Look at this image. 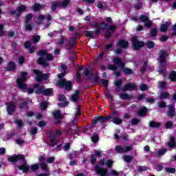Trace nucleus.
Masks as SVG:
<instances>
[{
    "label": "nucleus",
    "mask_w": 176,
    "mask_h": 176,
    "mask_svg": "<svg viewBox=\"0 0 176 176\" xmlns=\"http://www.w3.org/2000/svg\"><path fill=\"white\" fill-rule=\"evenodd\" d=\"M59 71L62 73L58 74V78L59 80L57 82V86L58 87H65L66 90H71V86H72V83L71 81H67L66 79H64V76H65V71L67 70V66L62 65L59 67Z\"/></svg>",
    "instance_id": "f257e3e1"
},
{
    "label": "nucleus",
    "mask_w": 176,
    "mask_h": 176,
    "mask_svg": "<svg viewBox=\"0 0 176 176\" xmlns=\"http://www.w3.org/2000/svg\"><path fill=\"white\" fill-rule=\"evenodd\" d=\"M113 161L108 160L107 162H104V160H100L99 164L95 167V171L98 174L99 176H108V169L102 168V166H107L109 168L112 167Z\"/></svg>",
    "instance_id": "f03ea898"
},
{
    "label": "nucleus",
    "mask_w": 176,
    "mask_h": 176,
    "mask_svg": "<svg viewBox=\"0 0 176 176\" xmlns=\"http://www.w3.org/2000/svg\"><path fill=\"white\" fill-rule=\"evenodd\" d=\"M38 55L41 57L38 60V63L41 64L44 67H47L49 63L46 61H52L54 58L52 54L47 53V50H41L38 52Z\"/></svg>",
    "instance_id": "7ed1b4c3"
},
{
    "label": "nucleus",
    "mask_w": 176,
    "mask_h": 176,
    "mask_svg": "<svg viewBox=\"0 0 176 176\" xmlns=\"http://www.w3.org/2000/svg\"><path fill=\"white\" fill-rule=\"evenodd\" d=\"M113 63L116 65H118L120 68H121L122 71L125 74V75H131L133 74V70L129 69L127 67H124V63L120 58H115L113 59Z\"/></svg>",
    "instance_id": "20e7f679"
},
{
    "label": "nucleus",
    "mask_w": 176,
    "mask_h": 176,
    "mask_svg": "<svg viewBox=\"0 0 176 176\" xmlns=\"http://www.w3.org/2000/svg\"><path fill=\"white\" fill-rule=\"evenodd\" d=\"M27 79V72H22L21 78L16 80L19 89H21V90H26L27 85H25V82Z\"/></svg>",
    "instance_id": "39448f33"
},
{
    "label": "nucleus",
    "mask_w": 176,
    "mask_h": 176,
    "mask_svg": "<svg viewBox=\"0 0 176 176\" xmlns=\"http://www.w3.org/2000/svg\"><path fill=\"white\" fill-rule=\"evenodd\" d=\"M34 89H37L35 91L36 94H44V96H50L53 93L52 89H45V87H39V85L36 84L34 86Z\"/></svg>",
    "instance_id": "423d86ee"
},
{
    "label": "nucleus",
    "mask_w": 176,
    "mask_h": 176,
    "mask_svg": "<svg viewBox=\"0 0 176 176\" xmlns=\"http://www.w3.org/2000/svg\"><path fill=\"white\" fill-rule=\"evenodd\" d=\"M50 20H52V16L50 14H48L45 17V16L42 14H39L37 20V23L39 24H45L46 23V25L43 27V28H47L49 25H50Z\"/></svg>",
    "instance_id": "0eeeda50"
},
{
    "label": "nucleus",
    "mask_w": 176,
    "mask_h": 176,
    "mask_svg": "<svg viewBox=\"0 0 176 176\" xmlns=\"http://www.w3.org/2000/svg\"><path fill=\"white\" fill-rule=\"evenodd\" d=\"M69 1H57L54 4L52 5V10L54 12L57 8H67V6H69Z\"/></svg>",
    "instance_id": "6e6552de"
},
{
    "label": "nucleus",
    "mask_w": 176,
    "mask_h": 176,
    "mask_svg": "<svg viewBox=\"0 0 176 176\" xmlns=\"http://www.w3.org/2000/svg\"><path fill=\"white\" fill-rule=\"evenodd\" d=\"M132 43H133V48L135 50H140L141 47H144V46L145 45V43H144V42L138 41L137 36H135L132 37Z\"/></svg>",
    "instance_id": "1a4fd4ad"
},
{
    "label": "nucleus",
    "mask_w": 176,
    "mask_h": 176,
    "mask_svg": "<svg viewBox=\"0 0 176 176\" xmlns=\"http://www.w3.org/2000/svg\"><path fill=\"white\" fill-rule=\"evenodd\" d=\"M36 75V80L37 82H41V80H46L49 78V75L46 74H42L39 70L34 69V71Z\"/></svg>",
    "instance_id": "9d476101"
},
{
    "label": "nucleus",
    "mask_w": 176,
    "mask_h": 176,
    "mask_svg": "<svg viewBox=\"0 0 176 176\" xmlns=\"http://www.w3.org/2000/svg\"><path fill=\"white\" fill-rule=\"evenodd\" d=\"M168 56V54H167V52L161 50L160 52V58H159V62L160 63L162 67H166L167 65V62H166L165 58Z\"/></svg>",
    "instance_id": "9b49d317"
},
{
    "label": "nucleus",
    "mask_w": 176,
    "mask_h": 176,
    "mask_svg": "<svg viewBox=\"0 0 176 176\" xmlns=\"http://www.w3.org/2000/svg\"><path fill=\"white\" fill-rule=\"evenodd\" d=\"M27 9V6L25 5H21L17 7L16 10L11 11L12 14H15L16 17H20L21 16V13L25 12Z\"/></svg>",
    "instance_id": "f8f14e48"
},
{
    "label": "nucleus",
    "mask_w": 176,
    "mask_h": 176,
    "mask_svg": "<svg viewBox=\"0 0 176 176\" xmlns=\"http://www.w3.org/2000/svg\"><path fill=\"white\" fill-rule=\"evenodd\" d=\"M133 149L131 146H117L116 147V151L118 153H124L126 152H130Z\"/></svg>",
    "instance_id": "ddd939ff"
},
{
    "label": "nucleus",
    "mask_w": 176,
    "mask_h": 176,
    "mask_svg": "<svg viewBox=\"0 0 176 176\" xmlns=\"http://www.w3.org/2000/svg\"><path fill=\"white\" fill-rule=\"evenodd\" d=\"M16 111V103L14 102H10L7 103V112L8 115H13Z\"/></svg>",
    "instance_id": "4468645a"
},
{
    "label": "nucleus",
    "mask_w": 176,
    "mask_h": 176,
    "mask_svg": "<svg viewBox=\"0 0 176 176\" xmlns=\"http://www.w3.org/2000/svg\"><path fill=\"white\" fill-rule=\"evenodd\" d=\"M112 118V116H109L107 117H95L93 120V123H104L105 122H107V120H109Z\"/></svg>",
    "instance_id": "2eb2a0df"
},
{
    "label": "nucleus",
    "mask_w": 176,
    "mask_h": 176,
    "mask_svg": "<svg viewBox=\"0 0 176 176\" xmlns=\"http://www.w3.org/2000/svg\"><path fill=\"white\" fill-rule=\"evenodd\" d=\"M137 85L134 83H126L122 89V91H131L132 90H136Z\"/></svg>",
    "instance_id": "dca6fc26"
},
{
    "label": "nucleus",
    "mask_w": 176,
    "mask_h": 176,
    "mask_svg": "<svg viewBox=\"0 0 176 176\" xmlns=\"http://www.w3.org/2000/svg\"><path fill=\"white\" fill-rule=\"evenodd\" d=\"M140 19L143 23H144V25L147 27V28L152 27V21H149V18H148V16L142 15Z\"/></svg>",
    "instance_id": "f3484780"
},
{
    "label": "nucleus",
    "mask_w": 176,
    "mask_h": 176,
    "mask_svg": "<svg viewBox=\"0 0 176 176\" xmlns=\"http://www.w3.org/2000/svg\"><path fill=\"white\" fill-rule=\"evenodd\" d=\"M41 168L44 171V174H39L37 176H49L50 174H49V168L47 167V165L45 163H42L40 164Z\"/></svg>",
    "instance_id": "a211bd4d"
},
{
    "label": "nucleus",
    "mask_w": 176,
    "mask_h": 176,
    "mask_svg": "<svg viewBox=\"0 0 176 176\" xmlns=\"http://www.w3.org/2000/svg\"><path fill=\"white\" fill-rule=\"evenodd\" d=\"M24 155H19L15 156H12L8 158V162H12V163H14L16 162H19V160H23Z\"/></svg>",
    "instance_id": "6ab92c4d"
},
{
    "label": "nucleus",
    "mask_w": 176,
    "mask_h": 176,
    "mask_svg": "<svg viewBox=\"0 0 176 176\" xmlns=\"http://www.w3.org/2000/svg\"><path fill=\"white\" fill-rule=\"evenodd\" d=\"M168 108L169 111H168V116H169V118H173V116L175 115V108L174 107V105H169Z\"/></svg>",
    "instance_id": "aec40b11"
},
{
    "label": "nucleus",
    "mask_w": 176,
    "mask_h": 176,
    "mask_svg": "<svg viewBox=\"0 0 176 176\" xmlns=\"http://www.w3.org/2000/svg\"><path fill=\"white\" fill-rule=\"evenodd\" d=\"M24 47L25 49H30V53L32 54L34 52H35V47H31V42L27 41L25 43Z\"/></svg>",
    "instance_id": "412c9836"
},
{
    "label": "nucleus",
    "mask_w": 176,
    "mask_h": 176,
    "mask_svg": "<svg viewBox=\"0 0 176 176\" xmlns=\"http://www.w3.org/2000/svg\"><path fill=\"white\" fill-rule=\"evenodd\" d=\"M105 28H107V24L104 22H102L100 23V25L96 30V34L98 35V34H100V31H101V30H104Z\"/></svg>",
    "instance_id": "4be33fe9"
},
{
    "label": "nucleus",
    "mask_w": 176,
    "mask_h": 176,
    "mask_svg": "<svg viewBox=\"0 0 176 176\" xmlns=\"http://www.w3.org/2000/svg\"><path fill=\"white\" fill-rule=\"evenodd\" d=\"M117 46H120V47H123L124 49H126V47L129 46V43L124 40H121L118 41Z\"/></svg>",
    "instance_id": "5701e85b"
},
{
    "label": "nucleus",
    "mask_w": 176,
    "mask_h": 176,
    "mask_svg": "<svg viewBox=\"0 0 176 176\" xmlns=\"http://www.w3.org/2000/svg\"><path fill=\"white\" fill-rule=\"evenodd\" d=\"M112 122L114 123V124H122V123H123V120L119 118V116H116L113 117Z\"/></svg>",
    "instance_id": "b1692460"
},
{
    "label": "nucleus",
    "mask_w": 176,
    "mask_h": 176,
    "mask_svg": "<svg viewBox=\"0 0 176 176\" xmlns=\"http://www.w3.org/2000/svg\"><path fill=\"white\" fill-rule=\"evenodd\" d=\"M53 116L55 119H63L64 118V116H63V114H61V111L58 110L54 111Z\"/></svg>",
    "instance_id": "393cba45"
},
{
    "label": "nucleus",
    "mask_w": 176,
    "mask_h": 176,
    "mask_svg": "<svg viewBox=\"0 0 176 176\" xmlns=\"http://www.w3.org/2000/svg\"><path fill=\"white\" fill-rule=\"evenodd\" d=\"M120 98L122 100H131L133 98V96L129 95L128 94H120Z\"/></svg>",
    "instance_id": "a878e982"
},
{
    "label": "nucleus",
    "mask_w": 176,
    "mask_h": 176,
    "mask_svg": "<svg viewBox=\"0 0 176 176\" xmlns=\"http://www.w3.org/2000/svg\"><path fill=\"white\" fill-rule=\"evenodd\" d=\"M169 25H170L169 22H166L164 24H162L160 27V31L162 32H166V31H167V29L168 28Z\"/></svg>",
    "instance_id": "bb28decb"
},
{
    "label": "nucleus",
    "mask_w": 176,
    "mask_h": 176,
    "mask_svg": "<svg viewBox=\"0 0 176 176\" xmlns=\"http://www.w3.org/2000/svg\"><path fill=\"white\" fill-rule=\"evenodd\" d=\"M15 69H16V65L14 64V63L10 62L7 67V69L8 71H14Z\"/></svg>",
    "instance_id": "cd10ccee"
},
{
    "label": "nucleus",
    "mask_w": 176,
    "mask_h": 176,
    "mask_svg": "<svg viewBox=\"0 0 176 176\" xmlns=\"http://www.w3.org/2000/svg\"><path fill=\"white\" fill-rule=\"evenodd\" d=\"M19 168L20 170H22L23 173H27V171H28V170H30V168L28 167V166H27V164L25 162V164L19 166Z\"/></svg>",
    "instance_id": "c85d7f7f"
},
{
    "label": "nucleus",
    "mask_w": 176,
    "mask_h": 176,
    "mask_svg": "<svg viewBox=\"0 0 176 176\" xmlns=\"http://www.w3.org/2000/svg\"><path fill=\"white\" fill-rule=\"evenodd\" d=\"M78 96H79V91H76L74 94L72 96V100L74 102H76V101H78Z\"/></svg>",
    "instance_id": "c756f323"
},
{
    "label": "nucleus",
    "mask_w": 176,
    "mask_h": 176,
    "mask_svg": "<svg viewBox=\"0 0 176 176\" xmlns=\"http://www.w3.org/2000/svg\"><path fill=\"white\" fill-rule=\"evenodd\" d=\"M149 127H160V122L151 121L149 122Z\"/></svg>",
    "instance_id": "7c9ffc66"
},
{
    "label": "nucleus",
    "mask_w": 176,
    "mask_h": 176,
    "mask_svg": "<svg viewBox=\"0 0 176 176\" xmlns=\"http://www.w3.org/2000/svg\"><path fill=\"white\" fill-rule=\"evenodd\" d=\"M176 145L175 138H172L168 143L169 148H174Z\"/></svg>",
    "instance_id": "2f4dec72"
},
{
    "label": "nucleus",
    "mask_w": 176,
    "mask_h": 176,
    "mask_svg": "<svg viewBox=\"0 0 176 176\" xmlns=\"http://www.w3.org/2000/svg\"><path fill=\"white\" fill-rule=\"evenodd\" d=\"M164 170L166 173H168L169 174H174L175 173V168H170V167L165 168Z\"/></svg>",
    "instance_id": "473e14b6"
},
{
    "label": "nucleus",
    "mask_w": 176,
    "mask_h": 176,
    "mask_svg": "<svg viewBox=\"0 0 176 176\" xmlns=\"http://www.w3.org/2000/svg\"><path fill=\"white\" fill-rule=\"evenodd\" d=\"M146 111L147 109H146V107H144L138 112V115H139V116H144V115L146 113Z\"/></svg>",
    "instance_id": "72a5a7b5"
},
{
    "label": "nucleus",
    "mask_w": 176,
    "mask_h": 176,
    "mask_svg": "<svg viewBox=\"0 0 176 176\" xmlns=\"http://www.w3.org/2000/svg\"><path fill=\"white\" fill-rule=\"evenodd\" d=\"M65 41H67V38H61L60 40H59L56 45L57 46L61 47L63 46V45H64V43H65Z\"/></svg>",
    "instance_id": "f704fd0d"
},
{
    "label": "nucleus",
    "mask_w": 176,
    "mask_h": 176,
    "mask_svg": "<svg viewBox=\"0 0 176 176\" xmlns=\"http://www.w3.org/2000/svg\"><path fill=\"white\" fill-rule=\"evenodd\" d=\"M43 6L39 5V4H34L33 6V10H34V12H36L38 10H41L43 9Z\"/></svg>",
    "instance_id": "c9c22d12"
},
{
    "label": "nucleus",
    "mask_w": 176,
    "mask_h": 176,
    "mask_svg": "<svg viewBox=\"0 0 176 176\" xmlns=\"http://www.w3.org/2000/svg\"><path fill=\"white\" fill-rule=\"evenodd\" d=\"M146 46L148 49H153L155 47V43H153V41H147Z\"/></svg>",
    "instance_id": "e433bc0d"
},
{
    "label": "nucleus",
    "mask_w": 176,
    "mask_h": 176,
    "mask_svg": "<svg viewBox=\"0 0 176 176\" xmlns=\"http://www.w3.org/2000/svg\"><path fill=\"white\" fill-rule=\"evenodd\" d=\"M169 78L170 80H173V82H175L176 80V72H172L169 76Z\"/></svg>",
    "instance_id": "4c0bfd02"
},
{
    "label": "nucleus",
    "mask_w": 176,
    "mask_h": 176,
    "mask_svg": "<svg viewBox=\"0 0 176 176\" xmlns=\"http://www.w3.org/2000/svg\"><path fill=\"white\" fill-rule=\"evenodd\" d=\"M122 158L124 160V162H131V160H133V157H131V155H125L123 156Z\"/></svg>",
    "instance_id": "58836bf2"
},
{
    "label": "nucleus",
    "mask_w": 176,
    "mask_h": 176,
    "mask_svg": "<svg viewBox=\"0 0 176 176\" xmlns=\"http://www.w3.org/2000/svg\"><path fill=\"white\" fill-rule=\"evenodd\" d=\"M25 31H31L32 30V25L25 23Z\"/></svg>",
    "instance_id": "ea45409f"
},
{
    "label": "nucleus",
    "mask_w": 176,
    "mask_h": 176,
    "mask_svg": "<svg viewBox=\"0 0 176 176\" xmlns=\"http://www.w3.org/2000/svg\"><path fill=\"white\" fill-rule=\"evenodd\" d=\"M166 152H167V151L164 148H162L161 150H158L157 151L158 156H163V155L166 154Z\"/></svg>",
    "instance_id": "a19ab883"
},
{
    "label": "nucleus",
    "mask_w": 176,
    "mask_h": 176,
    "mask_svg": "<svg viewBox=\"0 0 176 176\" xmlns=\"http://www.w3.org/2000/svg\"><path fill=\"white\" fill-rule=\"evenodd\" d=\"M30 168L32 171H36V170L39 168V165L38 164H34L30 166Z\"/></svg>",
    "instance_id": "79ce46f5"
},
{
    "label": "nucleus",
    "mask_w": 176,
    "mask_h": 176,
    "mask_svg": "<svg viewBox=\"0 0 176 176\" xmlns=\"http://www.w3.org/2000/svg\"><path fill=\"white\" fill-rule=\"evenodd\" d=\"M170 97V94L167 92H162L160 96V98H167Z\"/></svg>",
    "instance_id": "37998d69"
},
{
    "label": "nucleus",
    "mask_w": 176,
    "mask_h": 176,
    "mask_svg": "<svg viewBox=\"0 0 176 176\" xmlns=\"http://www.w3.org/2000/svg\"><path fill=\"white\" fill-rule=\"evenodd\" d=\"M32 17H33L32 14H28L26 16L25 23H28V21H31V20H32Z\"/></svg>",
    "instance_id": "c03bdc74"
},
{
    "label": "nucleus",
    "mask_w": 176,
    "mask_h": 176,
    "mask_svg": "<svg viewBox=\"0 0 176 176\" xmlns=\"http://www.w3.org/2000/svg\"><path fill=\"white\" fill-rule=\"evenodd\" d=\"M32 41L34 43H38L39 41H41V36H34Z\"/></svg>",
    "instance_id": "a18cd8bd"
},
{
    "label": "nucleus",
    "mask_w": 176,
    "mask_h": 176,
    "mask_svg": "<svg viewBox=\"0 0 176 176\" xmlns=\"http://www.w3.org/2000/svg\"><path fill=\"white\" fill-rule=\"evenodd\" d=\"M139 90H141V91H145V90H148V86L143 84L139 87Z\"/></svg>",
    "instance_id": "49530a36"
},
{
    "label": "nucleus",
    "mask_w": 176,
    "mask_h": 176,
    "mask_svg": "<svg viewBox=\"0 0 176 176\" xmlns=\"http://www.w3.org/2000/svg\"><path fill=\"white\" fill-rule=\"evenodd\" d=\"M36 133H38V129H36V127H32L30 129V134L34 135L36 134Z\"/></svg>",
    "instance_id": "de8ad7c7"
},
{
    "label": "nucleus",
    "mask_w": 176,
    "mask_h": 176,
    "mask_svg": "<svg viewBox=\"0 0 176 176\" xmlns=\"http://www.w3.org/2000/svg\"><path fill=\"white\" fill-rule=\"evenodd\" d=\"M82 69H83V67L82 66H80L78 67V71L77 72V79H80V76H81V74H80V72L82 71Z\"/></svg>",
    "instance_id": "09e8293b"
},
{
    "label": "nucleus",
    "mask_w": 176,
    "mask_h": 176,
    "mask_svg": "<svg viewBox=\"0 0 176 176\" xmlns=\"http://www.w3.org/2000/svg\"><path fill=\"white\" fill-rule=\"evenodd\" d=\"M96 160H97V157L94 155H91V164H94L96 163Z\"/></svg>",
    "instance_id": "8fccbe9b"
},
{
    "label": "nucleus",
    "mask_w": 176,
    "mask_h": 176,
    "mask_svg": "<svg viewBox=\"0 0 176 176\" xmlns=\"http://www.w3.org/2000/svg\"><path fill=\"white\" fill-rule=\"evenodd\" d=\"M110 175L111 176H118L119 175V173H118L116 170H110Z\"/></svg>",
    "instance_id": "3c124183"
},
{
    "label": "nucleus",
    "mask_w": 176,
    "mask_h": 176,
    "mask_svg": "<svg viewBox=\"0 0 176 176\" xmlns=\"http://www.w3.org/2000/svg\"><path fill=\"white\" fill-rule=\"evenodd\" d=\"M94 153H95L94 156H96L97 157L101 156V154L102 153V151L95 150L94 151Z\"/></svg>",
    "instance_id": "603ef678"
},
{
    "label": "nucleus",
    "mask_w": 176,
    "mask_h": 176,
    "mask_svg": "<svg viewBox=\"0 0 176 176\" xmlns=\"http://www.w3.org/2000/svg\"><path fill=\"white\" fill-rule=\"evenodd\" d=\"M91 141L94 143L97 142V141H98V135H94L91 138Z\"/></svg>",
    "instance_id": "864d4df0"
},
{
    "label": "nucleus",
    "mask_w": 176,
    "mask_h": 176,
    "mask_svg": "<svg viewBox=\"0 0 176 176\" xmlns=\"http://www.w3.org/2000/svg\"><path fill=\"white\" fill-rule=\"evenodd\" d=\"M151 36H156L157 34V30L156 29H153L150 33Z\"/></svg>",
    "instance_id": "5fc2aeb1"
},
{
    "label": "nucleus",
    "mask_w": 176,
    "mask_h": 176,
    "mask_svg": "<svg viewBox=\"0 0 176 176\" xmlns=\"http://www.w3.org/2000/svg\"><path fill=\"white\" fill-rule=\"evenodd\" d=\"M173 127V122L169 121L166 123V129H171Z\"/></svg>",
    "instance_id": "6e6d98bb"
},
{
    "label": "nucleus",
    "mask_w": 176,
    "mask_h": 176,
    "mask_svg": "<svg viewBox=\"0 0 176 176\" xmlns=\"http://www.w3.org/2000/svg\"><path fill=\"white\" fill-rule=\"evenodd\" d=\"M131 124H138L140 123V120L134 118L131 121Z\"/></svg>",
    "instance_id": "4d7b16f0"
},
{
    "label": "nucleus",
    "mask_w": 176,
    "mask_h": 176,
    "mask_svg": "<svg viewBox=\"0 0 176 176\" xmlns=\"http://www.w3.org/2000/svg\"><path fill=\"white\" fill-rule=\"evenodd\" d=\"M159 87L160 89H166V83L164 82H160Z\"/></svg>",
    "instance_id": "13d9d810"
},
{
    "label": "nucleus",
    "mask_w": 176,
    "mask_h": 176,
    "mask_svg": "<svg viewBox=\"0 0 176 176\" xmlns=\"http://www.w3.org/2000/svg\"><path fill=\"white\" fill-rule=\"evenodd\" d=\"M61 134H63V131H61V129L56 130V131L55 133L56 137H60V135H61Z\"/></svg>",
    "instance_id": "bf43d9fd"
},
{
    "label": "nucleus",
    "mask_w": 176,
    "mask_h": 176,
    "mask_svg": "<svg viewBox=\"0 0 176 176\" xmlns=\"http://www.w3.org/2000/svg\"><path fill=\"white\" fill-rule=\"evenodd\" d=\"M70 148H71V143H67L64 146L63 149L64 151H68V149H69Z\"/></svg>",
    "instance_id": "052dcab7"
},
{
    "label": "nucleus",
    "mask_w": 176,
    "mask_h": 176,
    "mask_svg": "<svg viewBox=\"0 0 176 176\" xmlns=\"http://www.w3.org/2000/svg\"><path fill=\"white\" fill-rule=\"evenodd\" d=\"M46 107H47V103H46V102H43L41 104V109H46Z\"/></svg>",
    "instance_id": "680f3d73"
},
{
    "label": "nucleus",
    "mask_w": 176,
    "mask_h": 176,
    "mask_svg": "<svg viewBox=\"0 0 176 176\" xmlns=\"http://www.w3.org/2000/svg\"><path fill=\"white\" fill-rule=\"evenodd\" d=\"M158 105L160 108H166V102H159Z\"/></svg>",
    "instance_id": "e2e57ef3"
},
{
    "label": "nucleus",
    "mask_w": 176,
    "mask_h": 176,
    "mask_svg": "<svg viewBox=\"0 0 176 176\" xmlns=\"http://www.w3.org/2000/svg\"><path fill=\"white\" fill-rule=\"evenodd\" d=\"M86 36L87 38H93V32H86Z\"/></svg>",
    "instance_id": "0e129e2a"
},
{
    "label": "nucleus",
    "mask_w": 176,
    "mask_h": 176,
    "mask_svg": "<svg viewBox=\"0 0 176 176\" xmlns=\"http://www.w3.org/2000/svg\"><path fill=\"white\" fill-rule=\"evenodd\" d=\"M122 85V80H118L116 82H115V86H117V87H119Z\"/></svg>",
    "instance_id": "69168bd1"
},
{
    "label": "nucleus",
    "mask_w": 176,
    "mask_h": 176,
    "mask_svg": "<svg viewBox=\"0 0 176 176\" xmlns=\"http://www.w3.org/2000/svg\"><path fill=\"white\" fill-rule=\"evenodd\" d=\"M15 122L16 123L18 127H21L23 126V122L20 120L15 121Z\"/></svg>",
    "instance_id": "338daca9"
},
{
    "label": "nucleus",
    "mask_w": 176,
    "mask_h": 176,
    "mask_svg": "<svg viewBox=\"0 0 176 176\" xmlns=\"http://www.w3.org/2000/svg\"><path fill=\"white\" fill-rule=\"evenodd\" d=\"M23 63H24V57L21 56L19 58V63L21 65Z\"/></svg>",
    "instance_id": "774afa93"
}]
</instances>
